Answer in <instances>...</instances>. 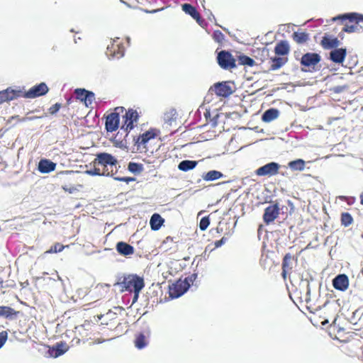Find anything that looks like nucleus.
<instances>
[{
	"label": "nucleus",
	"mask_w": 363,
	"mask_h": 363,
	"mask_svg": "<svg viewBox=\"0 0 363 363\" xmlns=\"http://www.w3.org/2000/svg\"><path fill=\"white\" fill-rule=\"evenodd\" d=\"M120 123L119 113L113 112L106 118L105 128L108 132H113L118 128Z\"/></svg>",
	"instance_id": "11"
},
{
	"label": "nucleus",
	"mask_w": 363,
	"mask_h": 363,
	"mask_svg": "<svg viewBox=\"0 0 363 363\" xmlns=\"http://www.w3.org/2000/svg\"><path fill=\"white\" fill-rule=\"evenodd\" d=\"M6 286L4 284V281L3 280H0V289L5 288Z\"/></svg>",
	"instance_id": "56"
},
{
	"label": "nucleus",
	"mask_w": 363,
	"mask_h": 363,
	"mask_svg": "<svg viewBox=\"0 0 363 363\" xmlns=\"http://www.w3.org/2000/svg\"><path fill=\"white\" fill-rule=\"evenodd\" d=\"M211 89H213V87ZM213 91L217 96L222 97H228L233 93L230 86L226 82L216 83L213 85Z\"/></svg>",
	"instance_id": "13"
},
{
	"label": "nucleus",
	"mask_w": 363,
	"mask_h": 363,
	"mask_svg": "<svg viewBox=\"0 0 363 363\" xmlns=\"http://www.w3.org/2000/svg\"><path fill=\"white\" fill-rule=\"evenodd\" d=\"M68 245H63L59 242H56L54 245L51 246L50 248L46 251V253H57L62 252L65 247H68Z\"/></svg>",
	"instance_id": "38"
},
{
	"label": "nucleus",
	"mask_w": 363,
	"mask_h": 363,
	"mask_svg": "<svg viewBox=\"0 0 363 363\" xmlns=\"http://www.w3.org/2000/svg\"><path fill=\"white\" fill-rule=\"evenodd\" d=\"M353 222V218L350 213H342L341 215V223L345 227H348Z\"/></svg>",
	"instance_id": "35"
},
{
	"label": "nucleus",
	"mask_w": 363,
	"mask_h": 363,
	"mask_svg": "<svg viewBox=\"0 0 363 363\" xmlns=\"http://www.w3.org/2000/svg\"><path fill=\"white\" fill-rule=\"evenodd\" d=\"M289 269H284V268H282V276L285 279L286 278V274L287 273V272L289 271Z\"/></svg>",
	"instance_id": "55"
},
{
	"label": "nucleus",
	"mask_w": 363,
	"mask_h": 363,
	"mask_svg": "<svg viewBox=\"0 0 363 363\" xmlns=\"http://www.w3.org/2000/svg\"><path fill=\"white\" fill-rule=\"evenodd\" d=\"M293 40L298 44H303L309 40V35L306 32H294L292 35Z\"/></svg>",
	"instance_id": "27"
},
{
	"label": "nucleus",
	"mask_w": 363,
	"mask_h": 363,
	"mask_svg": "<svg viewBox=\"0 0 363 363\" xmlns=\"http://www.w3.org/2000/svg\"><path fill=\"white\" fill-rule=\"evenodd\" d=\"M86 325H87V326H89V323H84V325H82V328H84V327H86Z\"/></svg>",
	"instance_id": "61"
},
{
	"label": "nucleus",
	"mask_w": 363,
	"mask_h": 363,
	"mask_svg": "<svg viewBox=\"0 0 363 363\" xmlns=\"http://www.w3.org/2000/svg\"><path fill=\"white\" fill-rule=\"evenodd\" d=\"M310 294H311V289H310V288H309V285H308L307 293H306V296H307V297H306V301L307 302H308V300H309L308 296H310Z\"/></svg>",
	"instance_id": "54"
},
{
	"label": "nucleus",
	"mask_w": 363,
	"mask_h": 363,
	"mask_svg": "<svg viewBox=\"0 0 363 363\" xmlns=\"http://www.w3.org/2000/svg\"><path fill=\"white\" fill-rule=\"evenodd\" d=\"M120 134L122 135L123 133L118 132L116 136L115 137V141L116 145L121 147L123 146H125V145L126 144V141L124 142L123 140H121V138H118Z\"/></svg>",
	"instance_id": "44"
},
{
	"label": "nucleus",
	"mask_w": 363,
	"mask_h": 363,
	"mask_svg": "<svg viewBox=\"0 0 363 363\" xmlns=\"http://www.w3.org/2000/svg\"><path fill=\"white\" fill-rule=\"evenodd\" d=\"M49 91V88L45 82H41L29 89L27 91H24L23 97L26 99H35L43 96Z\"/></svg>",
	"instance_id": "5"
},
{
	"label": "nucleus",
	"mask_w": 363,
	"mask_h": 363,
	"mask_svg": "<svg viewBox=\"0 0 363 363\" xmlns=\"http://www.w3.org/2000/svg\"><path fill=\"white\" fill-rule=\"evenodd\" d=\"M116 250L120 255L123 256L130 255L134 253L133 247L124 242H118L116 244Z\"/></svg>",
	"instance_id": "20"
},
{
	"label": "nucleus",
	"mask_w": 363,
	"mask_h": 363,
	"mask_svg": "<svg viewBox=\"0 0 363 363\" xmlns=\"http://www.w3.org/2000/svg\"><path fill=\"white\" fill-rule=\"evenodd\" d=\"M279 116V111L277 108H271L265 111L262 116V120L264 122L269 123L277 119Z\"/></svg>",
	"instance_id": "21"
},
{
	"label": "nucleus",
	"mask_w": 363,
	"mask_h": 363,
	"mask_svg": "<svg viewBox=\"0 0 363 363\" xmlns=\"http://www.w3.org/2000/svg\"><path fill=\"white\" fill-rule=\"evenodd\" d=\"M124 123L121 127V130L125 133L124 138L128 137V133L135 128V123H137L139 119V115L137 111L133 109H129L125 112V114L123 116Z\"/></svg>",
	"instance_id": "3"
},
{
	"label": "nucleus",
	"mask_w": 363,
	"mask_h": 363,
	"mask_svg": "<svg viewBox=\"0 0 363 363\" xmlns=\"http://www.w3.org/2000/svg\"><path fill=\"white\" fill-rule=\"evenodd\" d=\"M119 108H121V110H123V107H117V108H116V110H118V109H119Z\"/></svg>",
	"instance_id": "62"
},
{
	"label": "nucleus",
	"mask_w": 363,
	"mask_h": 363,
	"mask_svg": "<svg viewBox=\"0 0 363 363\" xmlns=\"http://www.w3.org/2000/svg\"><path fill=\"white\" fill-rule=\"evenodd\" d=\"M209 225H210L209 218L208 216H205V217L202 218L200 220L199 228L202 231L206 230Z\"/></svg>",
	"instance_id": "39"
},
{
	"label": "nucleus",
	"mask_w": 363,
	"mask_h": 363,
	"mask_svg": "<svg viewBox=\"0 0 363 363\" xmlns=\"http://www.w3.org/2000/svg\"><path fill=\"white\" fill-rule=\"evenodd\" d=\"M333 286L337 290L346 291L349 286L347 276L345 274H338L333 279Z\"/></svg>",
	"instance_id": "15"
},
{
	"label": "nucleus",
	"mask_w": 363,
	"mask_h": 363,
	"mask_svg": "<svg viewBox=\"0 0 363 363\" xmlns=\"http://www.w3.org/2000/svg\"><path fill=\"white\" fill-rule=\"evenodd\" d=\"M8 339V333L3 330L0 333V349L4 345Z\"/></svg>",
	"instance_id": "42"
},
{
	"label": "nucleus",
	"mask_w": 363,
	"mask_h": 363,
	"mask_svg": "<svg viewBox=\"0 0 363 363\" xmlns=\"http://www.w3.org/2000/svg\"><path fill=\"white\" fill-rule=\"evenodd\" d=\"M223 174L217 170H211L206 174L202 175V178L204 181L211 182L223 177Z\"/></svg>",
	"instance_id": "26"
},
{
	"label": "nucleus",
	"mask_w": 363,
	"mask_h": 363,
	"mask_svg": "<svg viewBox=\"0 0 363 363\" xmlns=\"http://www.w3.org/2000/svg\"><path fill=\"white\" fill-rule=\"evenodd\" d=\"M360 203L362 205H363V193L360 196Z\"/></svg>",
	"instance_id": "58"
},
{
	"label": "nucleus",
	"mask_w": 363,
	"mask_h": 363,
	"mask_svg": "<svg viewBox=\"0 0 363 363\" xmlns=\"http://www.w3.org/2000/svg\"><path fill=\"white\" fill-rule=\"evenodd\" d=\"M347 55V50L346 48H334L330 52V57L329 59L337 64L342 63L345 59Z\"/></svg>",
	"instance_id": "16"
},
{
	"label": "nucleus",
	"mask_w": 363,
	"mask_h": 363,
	"mask_svg": "<svg viewBox=\"0 0 363 363\" xmlns=\"http://www.w3.org/2000/svg\"><path fill=\"white\" fill-rule=\"evenodd\" d=\"M113 179L116 181L125 182L126 183H129L130 182H133L135 180V179L134 177H116Z\"/></svg>",
	"instance_id": "45"
},
{
	"label": "nucleus",
	"mask_w": 363,
	"mask_h": 363,
	"mask_svg": "<svg viewBox=\"0 0 363 363\" xmlns=\"http://www.w3.org/2000/svg\"><path fill=\"white\" fill-rule=\"evenodd\" d=\"M288 167L293 171H303L305 168V161L302 159H297L289 162Z\"/></svg>",
	"instance_id": "28"
},
{
	"label": "nucleus",
	"mask_w": 363,
	"mask_h": 363,
	"mask_svg": "<svg viewBox=\"0 0 363 363\" xmlns=\"http://www.w3.org/2000/svg\"><path fill=\"white\" fill-rule=\"evenodd\" d=\"M198 164V162L195 160H182L178 165V169L183 172H187L194 169Z\"/></svg>",
	"instance_id": "25"
},
{
	"label": "nucleus",
	"mask_w": 363,
	"mask_h": 363,
	"mask_svg": "<svg viewBox=\"0 0 363 363\" xmlns=\"http://www.w3.org/2000/svg\"><path fill=\"white\" fill-rule=\"evenodd\" d=\"M100 319H101V316H99V315H97L96 317V316H94V320H95L96 322H98Z\"/></svg>",
	"instance_id": "57"
},
{
	"label": "nucleus",
	"mask_w": 363,
	"mask_h": 363,
	"mask_svg": "<svg viewBox=\"0 0 363 363\" xmlns=\"http://www.w3.org/2000/svg\"><path fill=\"white\" fill-rule=\"evenodd\" d=\"M280 164L275 162H271L259 167L255 173L257 176H273L278 173Z\"/></svg>",
	"instance_id": "8"
},
{
	"label": "nucleus",
	"mask_w": 363,
	"mask_h": 363,
	"mask_svg": "<svg viewBox=\"0 0 363 363\" xmlns=\"http://www.w3.org/2000/svg\"><path fill=\"white\" fill-rule=\"evenodd\" d=\"M238 61L239 65H247L250 67H252L255 64V62L252 58L245 55H239Z\"/></svg>",
	"instance_id": "32"
},
{
	"label": "nucleus",
	"mask_w": 363,
	"mask_h": 363,
	"mask_svg": "<svg viewBox=\"0 0 363 363\" xmlns=\"http://www.w3.org/2000/svg\"><path fill=\"white\" fill-rule=\"evenodd\" d=\"M196 278H197V274L194 273V274H192L191 275L186 277L184 280L185 281H186L189 284V286H190L191 284H193L194 281L196 280Z\"/></svg>",
	"instance_id": "46"
},
{
	"label": "nucleus",
	"mask_w": 363,
	"mask_h": 363,
	"mask_svg": "<svg viewBox=\"0 0 363 363\" xmlns=\"http://www.w3.org/2000/svg\"><path fill=\"white\" fill-rule=\"evenodd\" d=\"M61 108V104L60 103H56L55 104H54L53 106H52L51 107H50L49 108V113L52 115H54L56 113H57L59 111V110Z\"/></svg>",
	"instance_id": "43"
},
{
	"label": "nucleus",
	"mask_w": 363,
	"mask_h": 363,
	"mask_svg": "<svg viewBox=\"0 0 363 363\" xmlns=\"http://www.w3.org/2000/svg\"><path fill=\"white\" fill-rule=\"evenodd\" d=\"M359 30H360V28L357 26H355V25H350V26L346 25L342 28L343 31H345L346 33H354V32H359Z\"/></svg>",
	"instance_id": "40"
},
{
	"label": "nucleus",
	"mask_w": 363,
	"mask_h": 363,
	"mask_svg": "<svg viewBox=\"0 0 363 363\" xmlns=\"http://www.w3.org/2000/svg\"><path fill=\"white\" fill-rule=\"evenodd\" d=\"M145 337L143 334H140L137 336L135 340V345L138 349H143L146 346Z\"/></svg>",
	"instance_id": "36"
},
{
	"label": "nucleus",
	"mask_w": 363,
	"mask_h": 363,
	"mask_svg": "<svg viewBox=\"0 0 363 363\" xmlns=\"http://www.w3.org/2000/svg\"><path fill=\"white\" fill-rule=\"evenodd\" d=\"M274 52L277 55H286L289 52V45L286 40L278 43L274 48Z\"/></svg>",
	"instance_id": "24"
},
{
	"label": "nucleus",
	"mask_w": 363,
	"mask_h": 363,
	"mask_svg": "<svg viewBox=\"0 0 363 363\" xmlns=\"http://www.w3.org/2000/svg\"><path fill=\"white\" fill-rule=\"evenodd\" d=\"M182 10L186 13L191 16L193 18H199V12L194 6L190 4H184L182 6Z\"/></svg>",
	"instance_id": "31"
},
{
	"label": "nucleus",
	"mask_w": 363,
	"mask_h": 363,
	"mask_svg": "<svg viewBox=\"0 0 363 363\" xmlns=\"http://www.w3.org/2000/svg\"><path fill=\"white\" fill-rule=\"evenodd\" d=\"M23 88L21 89V87H18V89H14L11 86L6 89V91L7 92V94H6L7 101H11L12 100L18 99V97L23 96V94L24 93L23 91Z\"/></svg>",
	"instance_id": "23"
},
{
	"label": "nucleus",
	"mask_w": 363,
	"mask_h": 363,
	"mask_svg": "<svg viewBox=\"0 0 363 363\" xmlns=\"http://www.w3.org/2000/svg\"><path fill=\"white\" fill-rule=\"evenodd\" d=\"M85 173H86L88 174H91V169L86 170Z\"/></svg>",
	"instance_id": "60"
},
{
	"label": "nucleus",
	"mask_w": 363,
	"mask_h": 363,
	"mask_svg": "<svg viewBox=\"0 0 363 363\" xmlns=\"http://www.w3.org/2000/svg\"><path fill=\"white\" fill-rule=\"evenodd\" d=\"M225 238H222L220 240H217L215 242V247H221L225 242H226Z\"/></svg>",
	"instance_id": "49"
},
{
	"label": "nucleus",
	"mask_w": 363,
	"mask_h": 363,
	"mask_svg": "<svg viewBox=\"0 0 363 363\" xmlns=\"http://www.w3.org/2000/svg\"><path fill=\"white\" fill-rule=\"evenodd\" d=\"M337 19L341 20H349L350 22H356L357 23L363 21V14H360L358 13H345L343 15L337 16L333 18V21H335Z\"/></svg>",
	"instance_id": "19"
},
{
	"label": "nucleus",
	"mask_w": 363,
	"mask_h": 363,
	"mask_svg": "<svg viewBox=\"0 0 363 363\" xmlns=\"http://www.w3.org/2000/svg\"><path fill=\"white\" fill-rule=\"evenodd\" d=\"M279 214V207L277 203L267 206L263 215V220L266 224L273 222Z\"/></svg>",
	"instance_id": "10"
},
{
	"label": "nucleus",
	"mask_w": 363,
	"mask_h": 363,
	"mask_svg": "<svg viewBox=\"0 0 363 363\" xmlns=\"http://www.w3.org/2000/svg\"><path fill=\"white\" fill-rule=\"evenodd\" d=\"M292 259L293 257L291 255V254L287 253L282 261V268L291 269H292Z\"/></svg>",
	"instance_id": "37"
},
{
	"label": "nucleus",
	"mask_w": 363,
	"mask_h": 363,
	"mask_svg": "<svg viewBox=\"0 0 363 363\" xmlns=\"http://www.w3.org/2000/svg\"><path fill=\"white\" fill-rule=\"evenodd\" d=\"M63 189H64L66 191H68V192H69V193H70V194L74 193V192L77 190V189H76V188H74V187H72V188H67V186H65V187H63Z\"/></svg>",
	"instance_id": "52"
},
{
	"label": "nucleus",
	"mask_w": 363,
	"mask_h": 363,
	"mask_svg": "<svg viewBox=\"0 0 363 363\" xmlns=\"http://www.w3.org/2000/svg\"><path fill=\"white\" fill-rule=\"evenodd\" d=\"M345 89H346L345 86H336L333 87V90L335 93L339 94V93L342 92Z\"/></svg>",
	"instance_id": "48"
},
{
	"label": "nucleus",
	"mask_w": 363,
	"mask_h": 363,
	"mask_svg": "<svg viewBox=\"0 0 363 363\" xmlns=\"http://www.w3.org/2000/svg\"><path fill=\"white\" fill-rule=\"evenodd\" d=\"M196 22L201 26L204 27V21L201 19L200 14L199 13V18H194Z\"/></svg>",
	"instance_id": "50"
},
{
	"label": "nucleus",
	"mask_w": 363,
	"mask_h": 363,
	"mask_svg": "<svg viewBox=\"0 0 363 363\" xmlns=\"http://www.w3.org/2000/svg\"><path fill=\"white\" fill-rule=\"evenodd\" d=\"M272 65L270 66L271 70H277L284 66L287 62L286 58L281 57H274L272 58Z\"/></svg>",
	"instance_id": "29"
},
{
	"label": "nucleus",
	"mask_w": 363,
	"mask_h": 363,
	"mask_svg": "<svg viewBox=\"0 0 363 363\" xmlns=\"http://www.w3.org/2000/svg\"><path fill=\"white\" fill-rule=\"evenodd\" d=\"M69 350V346L65 342H57L53 346L49 347L48 354L50 357L57 358L64 354Z\"/></svg>",
	"instance_id": "12"
},
{
	"label": "nucleus",
	"mask_w": 363,
	"mask_h": 363,
	"mask_svg": "<svg viewBox=\"0 0 363 363\" xmlns=\"http://www.w3.org/2000/svg\"><path fill=\"white\" fill-rule=\"evenodd\" d=\"M321 60V57L319 54L315 52H307L304 54L301 59V65L314 69L315 66L317 65Z\"/></svg>",
	"instance_id": "9"
},
{
	"label": "nucleus",
	"mask_w": 363,
	"mask_h": 363,
	"mask_svg": "<svg viewBox=\"0 0 363 363\" xmlns=\"http://www.w3.org/2000/svg\"><path fill=\"white\" fill-rule=\"evenodd\" d=\"M164 222V220L162 218V216L160 214L154 213L151 216L150 220V225L151 229L152 230H158L162 227Z\"/></svg>",
	"instance_id": "22"
},
{
	"label": "nucleus",
	"mask_w": 363,
	"mask_h": 363,
	"mask_svg": "<svg viewBox=\"0 0 363 363\" xmlns=\"http://www.w3.org/2000/svg\"><path fill=\"white\" fill-rule=\"evenodd\" d=\"M155 138V134L152 133L151 132H146L143 133L142 135L139 136L137 139L136 143H141V144H145L147 143L150 139Z\"/></svg>",
	"instance_id": "34"
},
{
	"label": "nucleus",
	"mask_w": 363,
	"mask_h": 363,
	"mask_svg": "<svg viewBox=\"0 0 363 363\" xmlns=\"http://www.w3.org/2000/svg\"><path fill=\"white\" fill-rule=\"evenodd\" d=\"M117 160L110 154L100 153L94 162L92 176H110L113 174V167L116 168Z\"/></svg>",
	"instance_id": "1"
},
{
	"label": "nucleus",
	"mask_w": 363,
	"mask_h": 363,
	"mask_svg": "<svg viewBox=\"0 0 363 363\" xmlns=\"http://www.w3.org/2000/svg\"><path fill=\"white\" fill-rule=\"evenodd\" d=\"M133 292H134V296H133V302L135 303V301H137V300L138 298L139 294H140V291H137V290H136Z\"/></svg>",
	"instance_id": "51"
},
{
	"label": "nucleus",
	"mask_w": 363,
	"mask_h": 363,
	"mask_svg": "<svg viewBox=\"0 0 363 363\" xmlns=\"http://www.w3.org/2000/svg\"><path fill=\"white\" fill-rule=\"evenodd\" d=\"M143 165L136 162H130L128 166V169L133 174H140L143 171Z\"/></svg>",
	"instance_id": "33"
},
{
	"label": "nucleus",
	"mask_w": 363,
	"mask_h": 363,
	"mask_svg": "<svg viewBox=\"0 0 363 363\" xmlns=\"http://www.w3.org/2000/svg\"><path fill=\"white\" fill-rule=\"evenodd\" d=\"M6 89L0 91V104H1L4 102H7V96H6Z\"/></svg>",
	"instance_id": "47"
},
{
	"label": "nucleus",
	"mask_w": 363,
	"mask_h": 363,
	"mask_svg": "<svg viewBox=\"0 0 363 363\" xmlns=\"http://www.w3.org/2000/svg\"><path fill=\"white\" fill-rule=\"evenodd\" d=\"M320 45L324 50H333L338 48L340 41L336 37L325 34L322 38Z\"/></svg>",
	"instance_id": "14"
},
{
	"label": "nucleus",
	"mask_w": 363,
	"mask_h": 363,
	"mask_svg": "<svg viewBox=\"0 0 363 363\" xmlns=\"http://www.w3.org/2000/svg\"><path fill=\"white\" fill-rule=\"evenodd\" d=\"M56 168V163L48 159H41L38 165V170L43 174H48L54 171Z\"/></svg>",
	"instance_id": "17"
},
{
	"label": "nucleus",
	"mask_w": 363,
	"mask_h": 363,
	"mask_svg": "<svg viewBox=\"0 0 363 363\" xmlns=\"http://www.w3.org/2000/svg\"><path fill=\"white\" fill-rule=\"evenodd\" d=\"M121 285L128 291H141L145 286L143 279L134 274L125 277Z\"/></svg>",
	"instance_id": "2"
},
{
	"label": "nucleus",
	"mask_w": 363,
	"mask_h": 363,
	"mask_svg": "<svg viewBox=\"0 0 363 363\" xmlns=\"http://www.w3.org/2000/svg\"><path fill=\"white\" fill-rule=\"evenodd\" d=\"M217 60L220 67L224 69H230L236 67L235 60L228 51H220L218 54Z\"/></svg>",
	"instance_id": "4"
},
{
	"label": "nucleus",
	"mask_w": 363,
	"mask_h": 363,
	"mask_svg": "<svg viewBox=\"0 0 363 363\" xmlns=\"http://www.w3.org/2000/svg\"><path fill=\"white\" fill-rule=\"evenodd\" d=\"M130 38H129V37H127V41H128V43H129V42H130Z\"/></svg>",
	"instance_id": "63"
},
{
	"label": "nucleus",
	"mask_w": 363,
	"mask_h": 363,
	"mask_svg": "<svg viewBox=\"0 0 363 363\" xmlns=\"http://www.w3.org/2000/svg\"><path fill=\"white\" fill-rule=\"evenodd\" d=\"M74 93L76 99L84 102L86 106H88V101L91 104V91L82 88H77L74 89Z\"/></svg>",
	"instance_id": "18"
},
{
	"label": "nucleus",
	"mask_w": 363,
	"mask_h": 363,
	"mask_svg": "<svg viewBox=\"0 0 363 363\" xmlns=\"http://www.w3.org/2000/svg\"><path fill=\"white\" fill-rule=\"evenodd\" d=\"M212 125H213V126H214V127L217 125V122H216V120L213 121Z\"/></svg>",
	"instance_id": "59"
},
{
	"label": "nucleus",
	"mask_w": 363,
	"mask_h": 363,
	"mask_svg": "<svg viewBox=\"0 0 363 363\" xmlns=\"http://www.w3.org/2000/svg\"><path fill=\"white\" fill-rule=\"evenodd\" d=\"M118 39L116 38L111 41V44L108 45L106 48V55L109 59L116 58L120 59L124 55V48L121 44H115V42Z\"/></svg>",
	"instance_id": "7"
},
{
	"label": "nucleus",
	"mask_w": 363,
	"mask_h": 363,
	"mask_svg": "<svg viewBox=\"0 0 363 363\" xmlns=\"http://www.w3.org/2000/svg\"><path fill=\"white\" fill-rule=\"evenodd\" d=\"M17 313V311L9 306H0V317L12 318L13 315H16Z\"/></svg>",
	"instance_id": "30"
},
{
	"label": "nucleus",
	"mask_w": 363,
	"mask_h": 363,
	"mask_svg": "<svg viewBox=\"0 0 363 363\" xmlns=\"http://www.w3.org/2000/svg\"><path fill=\"white\" fill-rule=\"evenodd\" d=\"M164 9V8H161V9H154V10H152V11H146L147 13H157L160 11H162Z\"/></svg>",
	"instance_id": "53"
},
{
	"label": "nucleus",
	"mask_w": 363,
	"mask_h": 363,
	"mask_svg": "<svg viewBox=\"0 0 363 363\" xmlns=\"http://www.w3.org/2000/svg\"><path fill=\"white\" fill-rule=\"evenodd\" d=\"M189 289V284L184 280L179 279L169 286V296L173 298H179Z\"/></svg>",
	"instance_id": "6"
},
{
	"label": "nucleus",
	"mask_w": 363,
	"mask_h": 363,
	"mask_svg": "<svg viewBox=\"0 0 363 363\" xmlns=\"http://www.w3.org/2000/svg\"><path fill=\"white\" fill-rule=\"evenodd\" d=\"M213 37L215 41L218 43H222L224 40V35L220 30H215Z\"/></svg>",
	"instance_id": "41"
},
{
	"label": "nucleus",
	"mask_w": 363,
	"mask_h": 363,
	"mask_svg": "<svg viewBox=\"0 0 363 363\" xmlns=\"http://www.w3.org/2000/svg\"><path fill=\"white\" fill-rule=\"evenodd\" d=\"M90 112H91V111H89V113H87V115H86V118H87V117L89 116Z\"/></svg>",
	"instance_id": "64"
}]
</instances>
